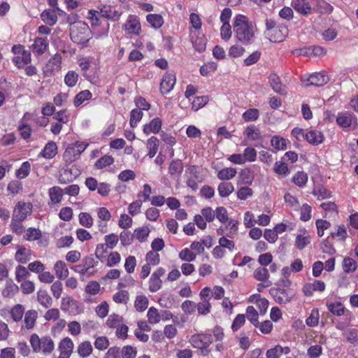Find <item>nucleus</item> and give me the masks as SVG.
Here are the masks:
<instances>
[{
  "label": "nucleus",
  "mask_w": 358,
  "mask_h": 358,
  "mask_svg": "<svg viewBox=\"0 0 358 358\" xmlns=\"http://www.w3.org/2000/svg\"><path fill=\"white\" fill-rule=\"evenodd\" d=\"M146 20L155 29L161 28L164 23L163 17L159 14H148Z\"/></svg>",
  "instance_id": "35"
},
{
  "label": "nucleus",
  "mask_w": 358,
  "mask_h": 358,
  "mask_svg": "<svg viewBox=\"0 0 358 358\" xmlns=\"http://www.w3.org/2000/svg\"><path fill=\"white\" fill-rule=\"evenodd\" d=\"M179 258L182 261L191 262L196 259V254L192 252L189 248L182 249L178 254Z\"/></svg>",
  "instance_id": "62"
},
{
  "label": "nucleus",
  "mask_w": 358,
  "mask_h": 358,
  "mask_svg": "<svg viewBox=\"0 0 358 358\" xmlns=\"http://www.w3.org/2000/svg\"><path fill=\"white\" fill-rule=\"evenodd\" d=\"M57 153V146L53 141L48 142L39 154L40 157L45 159H52Z\"/></svg>",
  "instance_id": "29"
},
{
  "label": "nucleus",
  "mask_w": 358,
  "mask_h": 358,
  "mask_svg": "<svg viewBox=\"0 0 358 358\" xmlns=\"http://www.w3.org/2000/svg\"><path fill=\"white\" fill-rule=\"evenodd\" d=\"M271 145L277 150H283L287 148L286 140L280 136H274L271 139Z\"/></svg>",
  "instance_id": "56"
},
{
  "label": "nucleus",
  "mask_w": 358,
  "mask_h": 358,
  "mask_svg": "<svg viewBox=\"0 0 358 358\" xmlns=\"http://www.w3.org/2000/svg\"><path fill=\"white\" fill-rule=\"evenodd\" d=\"M23 189V185L19 180H12L7 186V191L8 194L15 196L22 192Z\"/></svg>",
  "instance_id": "44"
},
{
  "label": "nucleus",
  "mask_w": 358,
  "mask_h": 358,
  "mask_svg": "<svg viewBox=\"0 0 358 358\" xmlns=\"http://www.w3.org/2000/svg\"><path fill=\"white\" fill-rule=\"evenodd\" d=\"M29 342L34 352L42 351L43 354H50L55 348L54 342L49 336L39 338L37 334H34L31 336Z\"/></svg>",
  "instance_id": "5"
},
{
  "label": "nucleus",
  "mask_w": 358,
  "mask_h": 358,
  "mask_svg": "<svg viewBox=\"0 0 358 358\" xmlns=\"http://www.w3.org/2000/svg\"><path fill=\"white\" fill-rule=\"evenodd\" d=\"M30 171L31 164L28 161H26L16 170L15 176L19 180L24 179L29 175Z\"/></svg>",
  "instance_id": "40"
},
{
  "label": "nucleus",
  "mask_w": 358,
  "mask_h": 358,
  "mask_svg": "<svg viewBox=\"0 0 358 358\" xmlns=\"http://www.w3.org/2000/svg\"><path fill=\"white\" fill-rule=\"evenodd\" d=\"M147 146L148 148V156L152 158L157 153L159 147V141L157 137L152 136L148 140Z\"/></svg>",
  "instance_id": "47"
},
{
  "label": "nucleus",
  "mask_w": 358,
  "mask_h": 358,
  "mask_svg": "<svg viewBox=\"0 0 358 358\" xmlns=\"http://www.w3.org/2000/svg\"><path fill=\"white\" fill-rule=\"evenodd\" d=\"M89 143L85 141H77L67 146L64 153V158L66 162H73L78 159L82 152L88 147Z\"/></svg>",
  "instance_id": "7"
},
{
  "label": "nucleus",
  "mask_w": 358,
  "mask_h": 358,
  "mask_svg": "<svg viewBox=\"0 0 358 358\" xmlns=\"http://www.w3.org/2000/svg\"><path fill=\"white\" fill-rule=\"evenodd\" d=\"M41 18L43 22L48 26L55 25L58 20L55 10L52 9H46L41 14Z\"/></svg>",
  "instance_id": "27"
},
{
  "label": "nucleus",
  "mask_w": 358,
  "mask_h": 358,
  "mask_svg": "<svg viewBox=\"0 0 358 358\" xmlns=\"http://www.w3.org/2000/svg\"><path fill=\"white\" fill-rule=\"evenodd\" d=\"M292 6L294 9L302 15H308L312 13V8L307 0H293Z\"/></svg>",
  "instance_id": "21"
},
{
  "label": "nucleus",
  "mask_w": 358,
  "mask_h": 358,
  "mask_svg": "<svg viewBox=\"0 0 358 358\" xmlns=\"http://www.w3.org/2000/svg\"><path fill=\"white\" fill-rule=\"evenodd\" d=\"M113 162L114 158L110 155H106L96 162L94 166L97 169H102L106 166L111 165L112 164H113Z\"/></svg>",
  "instance_id": "58"
},
{
  "label": "nucleus",
  "mask_w": 358,
  "mask_h": 358,
  "mask_svg": "<svg viewBox=\"0 0 358 358\" xmlns=\"http://www.w3.org/2000/svg\"><path fill=\"white\" fill-rule=\"evenodd\" d=\"M148 299L145 295H138L134 301V308L138 312H143L148 308Z\"/></svg>",
  "instance_id": "45"
},
{
  "label": "nucleus",
  "mask_w": 358,
  "mask_h": 358,
  "mask_svg": "<svg viewBox=\"0 0 358 358\" xmlns=\"http://www.w3.org/2000/svg\"><path fill=\"white\" fill-rule=\"evenodd\" d=\"M264 34L272 43L282 42L288 36L287 26L283 23H277L273 19L266 18Z\"/></svg>",
  "instance_id": "3"
},
{
  "label": "nucleus",
  "mask_w": 358,
  "mask_h": 358,
  "mask_svg": "<svg viewBox=\"0 0 358 358\" xmlns=\"http://www.w3.org/2000/svg\"><path fill=\"white\" fill-rule=\"evenodd\" d=\"M269 292L275 301L280 304L289 303L294 296L291 290L282 288H271Z\"/></svg>",
  "instance_id": "13"
},
{
  "label": "nucleus",
  "mask_w": 358,
  "mask_h": 358,
  "mask_svg": "<svg viewBox=\"0 0 358 358\" xmlns=\"http://www.w3.org/2000/svg\"><path fill=\"white\" fill-rule=\"evenodd\" d=\"M176 76L172 73H166L163 76L160 83V92L163 94H169L176 84Z\"/></svg>",
  "instance_id": "17"
},
{
  "label": "nucleus",
  "mask_w": 358,
  "mask_h": 358,
  "mask_svg": "<svg viewBox=\"0 0 358 358\" xmlns=\"http://www.w3.org/2000/svg\"><path fill=\"white\" fill-rule=\"evenodd\" d=\"M246 315L247 318L250 320V322L255 326L257 327L259 324L258 322V313L256 309L250 306L246 308Z\"/></svg>",
  "instance_id": "63"
},
{
  "label": "nucleus",
  "mask_w": 358,
  "mask_h": 358,
  "mask_svg": "<svg viewBox=\"0 0 358 358\" xmlns=\"http://www.w3.org/2000/svg\"><path fill=\"white\" fill-rule=\"evenodd\" d=\"M233 31L236 41L243 45H250L256 41L257 25L244 15L238 14L235 16Z\"/></svg>",
  "instance_id": "1"
},
{
  "label": "nucleus",
  "mask_w": 358,
  "mask_h": 358,
  "mask_svg": "<svg viewBox=\"0 0 358 358\" xmlns=\"http://www.w3.org/2000/svg\"><path fill=\"white\" fill-rule=\"evenodd\" d=\"M87 17L90 20L95 38L101 39L108 36L110 24L107 20L100 17L99 11L90 10Z\"/></svg>",
  "instance_id": "4"
},
{
  "label": "nucleus",
  "mask_w": 358,
  "mask_h": 358,
  "mask_svg": "<svg viewBox=\"0 0 358 358\" xmlns=\"http://www.w3.org/2000/svg\"><path fill=\"white\" fill-rule=\"evenodd\" d=\"M327 308L332 314L337 316L343 315L345 312L349 313L340 302L327 303Z\"/></svg>",
  "instance_id": "50"
},
{
  "label": "nucleus",
  "mask_w": 358,
  "mask_h": 358,
  "mask_svg": "<svg viewBox=\"0 0 358 358\" xmlns=\"http://www.w3.org/2000/svg\"><path fill=\"white\" fill-rule=\"evenodd\" d=\"M244 136H245V140L251 141H257L262 138L259 129L254 125L248 126L245 129Z\"/></svg>",
  "instance_id": "32"
},
{
  "label": "nucleus",
  "mask_w": 358,
  "mask_h": 358,
  "mask_svg": "<svg viewBox=\"0 0 358 358\" xmlns=\"http://www.w3.org/2000/svg\"><path fill=\"white\" fill-rule=\"evenodd\" d=\"M38 313L35 310H29L24 314V322L25 327L28 329H31L35 326Z\"/></svg>",
  "instance_id": "36"
},
{
  "label": "nucleus",
  "mask_w": 358,
  "mask_h": 358,
  "mask_svg": "<svg viewBox=\"0 0 358 358\" xmlns=\"http://www.w3.org/2000/svg\"><path fill=\"white\" fill-rule=\"evenodd\" d=\"M100 17H103L106 20H117L120 17V13L113 10L110 6L104 5L100 8V12H99Z\"/></svg>",
  "instance_id": "24"
},
{
  "label": "nucleus",
  "mask_w": 358,
  "mask_h": 358,
  "mask_svg": "<svg viewBox=\"0 0 358 358\" xmlns=\"http://www.w3.org/2000/svg\"><path fill=\"white\" fill-rule=\"evenodd\" d=\"M123 323V318L117 314H111L106 320V325L109 328L116 329Z\"/></svg>",
  "instance_id": "53"
},
{
  "label": "nucleus",
  "mask_w": 358,
  "mask_h": 358,
  "mask_svg": "<svg viewBox=\"0 0 358 358\" xmlns=\"http://www.w3.org/2000/svg\"><path fill=\"white\" fill-rule=\"evenodd\" d=\"M13 53L12 62L18 69L25 67L31 62V55L29 50H25L22 45H14L11 49Z\"/></svg>",
  "instance_id": "6"
},
{
  "label": "nucleus",
  "mask_w": 358,
  "mask_h": 358,
  "mask_svg": "<svg viewBox=\"0 0 358 358\" xmlns=\"http://www.w3.org/2000/svg\"><path fill=\"white\" fill-rule=\"evenodd\" d=\"M79 176V171L76 167H71L60 171L58 177L59 184H67L73 182Z\"/></svg>",
  "instance_id": "18"
},
{
  "label": "nucleus",
  "mask_w": 358,
  "mask_h": 358,
  "mask_svg": "<svg viewBox=\"0 0 358 358\" xmlns=\"http://www.w3.org/2000/svg\"><path fill=\"white\" fill-rule=\"evenodd\" d=\"M150 232V231L147 227H139L134 230V236L139 242L143 243L148 239Z\"/></svg>",
  "instance_id": "46"
},
{
  "label": "nucleus",
  "mask_w": 358,
  "mask_h": 358,
  "mask_svg": "<svg viewBox=\"0 0 358 358\" xmlns=\"http://www.w3.org/2000/svg\"><path fill=\"white\" fill-rule=\"evenodd\" d=\"M70 37L71 41L80 45L82 47H87L89 41L92 38V31L87 23L83 21H76L71 23Z\"/></svg>",
  "instance_id": "2"
},
{
  "label": "nucleus",
  "mask_w": 358,
  "mask_h": 358,
  "mask_svg": "<svg viewBox=\"0 0 358 358\" xmlns=\"http://www.w3.org/2000/svg\"><path fill=\"white\" fill-rule=\"evenodd\" d=\"M33 52L37 56L43 55L49 48V42L46 37H36L31 46Z\"/></svg>",
  "instance_id": "20"
},
{
  "label": "nucleus",
  "mask_w": 358,
  "mask_h": 358,
  "mask_svg": "<svg viewBox=\"0 0 358 358\" xmlns=\"http://www.w3.org/2000/svg\"><path fill=\"white\" fill-rule=\"evenodd\" d=\"M217 68V64L215 62H210L204 64L200 67V73L203 76H207L210 73H213Z\"/></svg>",
  "instance_id": "61"
},
{
  "label": "nucleus",
  "mask_w": 358,
  "mask_h": 358,
  "mask_svg": "<svg viewBox=\"0 0 358 358\" xmlns=\"http://www.w3.org/2000/svg\"><path fill=\"white\" fill-rule=\"evenodd\" d=\"M189 342L195 348L206 350L213 342V336L210 334H195L191 336Z\"/></svg>",
  "instance_id": "10"
},
{
  "label": "nucleus",
  "mask_w": 358,
  "mask_h": 358,
  "mask_svg": "<svg viewBox=\"0 0 358 358\" xmlns=\"http://www.w3.org/2000/svg\"><path fill=\"white\" fill-rule=\"evenodd\" d=\"M209 101L208 96H196L192 102V109L194 111H197L201 108L204 107Z\"/></svg>",
  "instance_id": "49"
},
{
  "label": "nucleus",
  "mask_w": 358,
  "mask_h": 358,
  "mask_svg": "<svg viewBox=\"0 0 358 358\" xmlns=\"http://www.w3.org/2000/svg\"><path fill=\"white\" fill-rule=\"evenodd\" d=\"M254 278L259 282H268L270 281V274L268 270L265 267L257 268L253 272Z\"/></svg>",
  "instance_id": "41"
},
{
  "label": "nucleus",
  "mask_w": 358,
  "mask_h": 358,
  "mask_svg": "<svg viewBox=\"0 0 358 358\" xmlns=\"http://www.w3.org/2000/svg\"><path fill=\"white\" fill-rule=\"evenodd\" d=\"M305 138L310 144L318 145L323 142L324 135L320 131L311 129L306 132Z\"/></svg>",
  "instance_id": "25"
},
{
  "label": "nucleus",
  "mask_w": 358,
  "mask_h": 358,
  "mask_svg": "<svg viewBox=\"0 0 358 358\" xmlns=\"http://www.w3.org/2000/svg\"><path fill=\"white\" fill-rule=\"evenodd\" d=\"M64 192L60 187L54 186L48 189L50 201L52 204L59 203L63 198Z\"/></svg>",
  "instance_id": "26"
},
{
  "label": "nucleus",
  "mask_w": 358,
  "mask_h": 358,
  "mask_svg": "<svg viewBox=\"0 0 358 358\" xmlns=\"http://www.w3.org/2000/svg\"><path fill=\"white\" fill-rule=\"evenodd\" d=\"M79 78V75L75 71H69L64 76V83L69 87H73L76 85Z\"/></svg>",
  "instance_id": "48"
},
{
  "label": "nucleus",
  "mask_w": 358,
  "mask_h": 358,
  "mask_svg": "<svg viewBox=\"0 0 358 358\" xmlns=\"http://www.w3.org/2000/svg\"><path fill=\"white\" fill-rule=\"evenodd\" d=\"M92 97V92L88 90H85L78 93L73 101L74 106L76 107L81 105L85 101H88Z\"/></svg>",
  "instance_id": "42"
},
{
  "label": "nucleus",
  "mask_w": 358,
  "mask_h": 358,
  "mask_svg": "<svg viewBox=\"0 0 358 358\" xmlns=\"http://www.w3.org/2000/svg\"><path fill=\"white\" fill-rule=\"evenodd\" d=\"M128 35L139 36L141 32V25L137 16L129 15L123 26Z\"/></svg>",
  "instance_id": "12"
},
{
  "label": "nucleus",
  "mask_w": 358,
  "mask_h": 358,
  "mask_svg": "<svg viewBox=\"0 0 358 358\" xmlns=\"http://www.w3.org/2000/svg\"><path fill=\"white\" fill-rule=\"evenodd\" d=\"M113 299L117 303L127 304L129 299V294L126 290H120L113 295Z\"/></svg>",
  "instance_id": "64"
},
{
  "label": "nucleus",
  "mask_w": 358,
  "mask_h": 358,
  "mask_svg": "<svg viewBox=\"0 0 358 358\" xmlns=\"http://www.w3.org/2000/svg\"><path fill=\"white\" fill-rule=\"evenodd\" d=\"M165 273V269L162 267H159L155 272L152 273L149 279V290L151 292H156L162 287V280L161 277Z\"/></svg>",
  "instance_id": "16"
},
{
  "label": "nucleus",
  "mask_w": 358,
  "mask_h": 358,
  "mask_svg": "<svg viewBox=\"0 0 358 358\" xmlns=\"http://www.w3.org/2000/svg\"><path fill=\"white\" fill-rule=\"evenodd\" d=\"M329 80V77L325 71L315 72L309 76H303L301 78L302 84L306 86L321 87Z\"/></svg>",
  "instance_id": "9"
},
{
  "label": "nucleus",
  "mask_w": 358,
  "mask_h": 358,
  "mask_svg": "<svg viewBox=\"0 0 358 358\" xmlns=\"http://www.w3.org/2000/svg\"><path fill=\"white\" fill-rule=\"evenodd\" d=\"M342 268L345 273H351L357 268V262L351 257H345L342 262Z\"/></svg>",
  "instance_id": "43"
},
{
  "label": "nucleus",
  "mask_w": 358,
  "mask_h": 358,
  "mask_svg": "<svg viewBox=\"0 0 358 358\" xmlns=\"http://www.w3.org/2000/svg\"><path fill=\"white\" fill-rule=\"evenodd\" d=\"M320 319V313L317 308L311 310L310 315L306 320V324L310 327L317 326Z\"/></svg>",
  "instance_id": "52"
},
{
  "label": "nucleus",
  "mask_w": 358,
  "mask_h": 358,
  "mask_svg": "<svg viewBox=\"0 0 358 358\" xmlns=\"http://www.w3.org/2000/svg\"><path fill=\"white\" fill-rule=\"evenodd\" d=\"M62 57L60 54L56 53L52 55L45 64L43 68V73L46 76H52L59 72L62 69Z\"/></svg>",
  "instance_id": "11"
},
{
  "label": "nucleus",
  "mask_w": 358,
  "mask_h": 358,
  "mask_svg": "<svg viewBox=\"0 0 358 358\" xmlns=\"http://www.w3.org/2000/svg\"><path fill=\"white\" fill-rule=\"evenodd\" d=\"M236 173L237 171L235 168L227 167L220 170L217 176L221 180H229L234 178Z\"/></svg>",
  "instance_id": "37"
},
{
  "label": "nucleus",
  "mask_w": 358,
  "mask_h": 358,
  "mask_svg": "<svg viewBox=\"0 0 358 358\" xmlns=\"http://www.w3.org/2000/svg\"><path fill=\"white\" fill-rule=\"evenodd\" d=\"M270 85L273 91L280 94H285L287 93L286 86L283 85L280 77L275 73H271L269 77Z\"/></svg>",
  "instance_id": "22"
},
{
  "label": "nucleus",
  "mask_w": 358,
  "mask_h": 358,
  "mask_svg": "<svg viewBox=\"0 0 358 358\" xmlns=\"http://www.w3.org/2000/svg\"><path fill=\"white\" fill-rule=\"evenodd\" d=\"M336 121L338 125L342 127L344 131L355 130L358 127L356 115L348 111L338 113Z\"/></svg>",
  "instance_id": "8"
},
{
  "label": "nucleus",
  "mask_w": 358,
  "mask_h": 358,
  "mask_svg": "<svg viewBox=\"0 0 358 358\" xmlns=\"http://www.w3.org/2000/svg\"><path fill=\"white\" fill-rule=\"evenodd\" d=\"M78 220L80 224L86 228L92 227L94 223V220L91 215L85 212H81L78 215Z\"/></svg>",
  "instance_id": "54"
},
{
  "label": "nucleus",
  "mask_w": 358,
  "mask_h": 358,
  "mask_svg": "<svg viewBox=\"0 0 358 358\" xmlns=\"http://www.w3.org/2000/svg\"><path fill=\"white\" fill-rule=\"evenodd\" d=\"M338 34V31L336 27H329L321 32L322 38L326 41H331L334 40Z\"/></svg>",
  "instance_id": "59"
},
{
  "label": "nucleus",
  "mask_w": 358,
  "mask_h": 358,
  "mask_svg": "<svg viewBox=\"0 0 358 358\" xmlns=\"http://www.w3.org/2000/svg\"><path fill=\"white\" fill-rule=\"evenodd\" d=\"M59 356L58 358H70L74 348L73 341L66 337L59 344Z\"/></svg>",
  "instance_id": "19"
},
{
  "label": "nucleus",
  "mask_w": 358,
  "mask_h": 358,
  "mask_svg": "<svg viewBox=\"0 0 358 358\" xmlns=\"http://www.w3.org/2000/svg\"><path fill=\"white\" fill-rule=\"evenodd\" d=\"M24 238L29 241H38V244L42 246L48 245V238L43 237L41 230L34 227H29L26 230Z\"/></svg>",
  "instance_id": "15"
},
{
  "label": "nucleus",
  "mask_w": 358,
  "mask_h": 358,
  "mask_svg": "<svg viewBox=\"0 0 358 358\" xmlns=\"http://www.w3.org/2000/svg\"><path fill=\"white\" fill-rule=\"evenodd\" d=\"M302 232L296 236L295 241V245L299 250H303L310 243V236L308 234L307 231L303 229Z\"/></svg>",
  "instance_id": "33"
},
{
  "label": "nucleus",
  "mask_w": 358,
  "mask_h": 358,
  "mask_svg": "<svg viewBox=\"0 0 358 358\" xmlns=\"http://www.w3.org/2000/svg\"><path fill=\"white\" fill-rule=\"evenodd\" d=\"M241 183L245 185H251L255 178V172L251 167L242 169L239 173Z\"/></svg>",
  "instance_id": "28"
},
{
  "label": "nucleus",
  "mask_w": 358,
  "mask_h": 358,
  "mask_svg": "<svg viewBox=\"0 0 358 358\" xmlns=\"http://www.w3.org/2000/svg\"><path fill=\"white\" fill-rule=\"evenodd\" d=\"M234 190V187L231 182H222L219 184L217 191L221 197L229 196Z\"/></svg>",
  "instance_id": "38"
},
{
  "label": "nucleus",
  "mask_w": 358,
  "mask_h": 358,
  "mask_svg": "<svg viewBox=\"0 0 358 358\" xmlns=\"http://www.w3.org/2000/svg\"><path fill=\"white\" fill-rule=\"evenodd\" d=\"M292 182L296 186L303 187L308 182V175L303 171H298L294 175Z\"/></svg>",
  "instance_id": "51"
},
{
  "label": "nucleus",
  "mask_w": 358,
  "mask_h": 358,
  "mask_svg": "<svg viewBox=\"0 0 358 358\" xmlns=\"http://www.w3.org/2000/svg\"><path fill=\"white\" fill-rule=\"evenodd\" d=\"M31 259V250L25 248H20L15 254V259L20 263L25 264Z\"/></svg>",
  "instance_id": "39"
},
{
  "label": "nucleus",
  "mask_w": 358,
  "mask_h": 358,
  "mask_svg": "<svg viewBox=\"0 0 358 358\" xmlns=\"http://www.w3.org/2000/svg\"><path fill=\"white\" fill-rule=\"evenodd\" d=\"M183 170V164L179 159L173 160L169 165V172L170 175H180Z\"/></svg>",
  "instance_id": "55"
},
{
  "label": "nucleus",
  "mask_w": 358,
  "mask_h": 358,
  "mask_svg": "<svg viewBox=\"0 0 358 358\" xmlns=\"http://www.w3.org/2000/svg\"><path fill=\"white\" fill-rule=\"evenodd\" d=\"M32 212V205L29 202L19 201L13 210V219L24 220Z\"/></svg>",
  "instance_id": "14"
},
{
  "label": "nucleus",
  "mask_w": 358,
  "mask_h": 358,
  "mask_svg": "<svg viewBox=\"0 0 358 358\" xmlns=\"http://www.w3.org/2000/svg\"><path fill=\"white\" fill-rule=\"evenodd\" d=\"M54 271L57 278L59 280L66 279L69 275V269L63 261H57L54 265Z\"/></svg>",
  "instance_id": "30"
},
{
  "label": "nucleus",
  "mask_w": 358,
  "mask_h": 358,
  "mask_svg": "<svg viewBox=\"0 0 358 358\" xmlns=\"http://www.w3.org/2000/svg\"><path fill=\"white\" fill-rule=\"evenodd\" d=\"M162 125V121L159 117L152 119L148 124L143 127V132L146 135L150 134H157L160 131Z\"/></svg>",
  "instance_id": "23"
},
{
  "label": "nucleus",
  "mask_w": 358,
  "mask_h": 358,
  "mask_svg": "<svg viewBox=\"0 0 358 358\" xmlns=\"http://www.w3.org/2000/svg\"><path fill=\"white\" fill-rule=\"evenodd\" d=\"M143 113L142 110L134 108L131 111L129 124L131 127L137 126L138 123L141 120Z\"/></svg>",
  "instance_id": "60"
},
{
  "label": "nucleus",
  "mask_w": 358,
  "mask_h": 358,
  "mask_svg": "<svg viewBox=\"0 0 358 358\" xmlns=\"http://www.w3.org/2000/svg\"><path fill=\"white\" fill-rule=\"evenodd\" d=\"M37 300L45 308H50L52 304V299L45 289H40L37 292Z\"/></svg>",
  "instance_id": "31"
},
{
  "label": "nucleus",
  "mask_w": 358,
  "mask_h": 358,
  "mask_svg": "<svg viewBox=\"0 0 358 358\" xmlns=\"http://www.w3.org/2000/svg\"><path fill=\"white\" fill-rule=\"evenodd\" d=\"M24 313V308L22 305L17 304L14 306L10 310V315L15 322H19L22 320Z\"/></svg>",
  "instance_id": "57"
},
{
  "label": "nucleus",
  "mask_w": 358,
  "mask_h": 358,
  "mask_svg": "<svg viewBox=\"0 0 358 358\" xmlns=\"http://www.w3.org/2000/svg\"><path fill=\"white\" fill-rule=\"evenodd\" d=\"M93 348L90 341H83L80 343L77 348V352L80 357H88L92 352Z\"/></svg>",
  "instance_id": "34"
}]
</instances>
